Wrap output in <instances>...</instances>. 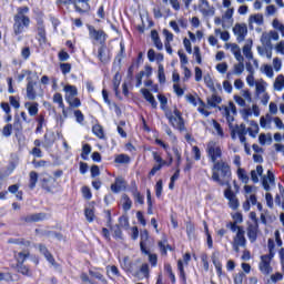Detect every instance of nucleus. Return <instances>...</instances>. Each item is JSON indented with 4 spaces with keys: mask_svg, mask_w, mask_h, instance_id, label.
I'll list each match as a JSON object with an SVG mask.
<instances>
[{
    "mask_svg": "<svg viewBox=\"0 0 284 284\" xmlns=\"http://www.w3.org/2000/svg\"><path fill=\"white\" fill-rule=\"evenodd\" d=\"M82 194L87 199V201H90V199H92V191H90V187L88 186L82 187Z\"/></svg>",
    "mask_w": 284,
    "mask_h": 284,
    "instance_id": "61",
    "label": "nucleus"
},
{
    "mask_svg": "<svg viewBox=\"0 0 284 284\" xmlns=\"http://www.w3.org/2000/svg\"><path fill=\"white\" fill-rule=\"evenodd\" d=\"M221 101V97L213 94L212 98H207V105H210V108H216Z\"/></svg>",
    "mask_w": 284,
    "mask_h": 284,
    "instance_id": "32",
    "label": "nucleus"
},
{
    "mask_svg": "<svg viewBox=\"0 0 284 284\" xmlns=\"http://www.w3.org/2000/svg\"><path fill=\"white\" fill-rule=\"evenodd\" d=\"M219 256H220L219 251H215V252H213L211 258H212V263L216 270L217 275L221 276L223 274V264H221Z\"/></svg>",
    "mask_w": 284,
    "mask_h": 284,
    "instance_id": "16",
    "label": "nucleus"
},
{
    "mask_svg": "<svg viewBox=\"0 0 284 284\" xmlns=\"http://www.w3.org/2000/svg\"><path fill=\"white\" fill-rule=\"evenodd\" d=\"M92 132L98 139H105V133L103 132V126L100 124H95L92 128Z\"/></svg>",
    "mask_w": 284,
    "mask_h": 284,
    "instance_id": "28",
    "label": "nucleus"
},
{
    "mask_svg": "<svg viewBox=\"0 0 284 284\" xmlns=\"http://www.w3.org/2000/svg\"><path fill=\"white\" fill-rule=\"evenodd\" d=\"M28 12H30V8L19 7L13 17L12 37H17V41H22L23 37H21V34L30 28V17L27 16Z\"/></svg>",
    "mask_w": 284,
    "mask_h": 284,
    "instance_id": "1",
    "label": "nucleus"
},
{
    "mask_svg": "<svg viewBox=\"0 0 284 284\" xmlns=\"http://www.w3.org/2000/svg\"><path fill=\"white\" fill-rule=\"evenodd\" d=\"M44 258H47L52 267H54L58 272H61V266L57 263V261H54V256L49 253L47 256H44Z\"/></svg>",
    "mask_w": 284,
    "mask_h": 284,
    "instance_id": "43",
    "label": "nucleus"
},
{
    "mask_svg": "<svg viewBox=\"0 0 284 284\" xmlns=\"http://www.w3.org/2000/svg\"><path fill=\"white\" fill-rule=\"evenodd\" d=\"M123 187H125V180H123V178H116L115 182L111 184V191L114 194H119Z\"/></svg>",
    "mask_w": 284,
    "mask_h": 284,
    "instance_id": "18",
    "label": "nucleus"
},
{
    "mask_svg": "<svg viewBox=\"0 0 284 284\" xmlns=\"http://www.w3.org/2000/svg\"><path fill=\"white\" fill-rule=\"evenodd\" d=\"M263 72L264 74H266V77H268V79H272V77H274V69H272L270 64L264 65Z\"/></svg>",
    "mask_w": 284,
    "mask_h": 284,
    "instance_id": "59",
    "label": "nucleus"
},
{
    "mask_svg": "<svg viewBox=\"0 0 284 284\" xmlns=\"http://www.w3.org/2000/svg\"><path fill=\"white\" fill-rule=\"evenodd\" d=\"M27 80V99H29V101H34V99H37V91H34V85H37V82L32 81V78H28Z\"/></svg>",
    "mask_w": 284,
    "mask_h": 284,
    "instance_id": "13",
    "label": "nucleus"
},
{
    "mask_svg": "<svg viewBox=\"0 0 284 284\" xmlns=\"http://www.w3.org/2000/svg\"><path fill=\"white\" fill-rule=\"evenodd\" d=\"M119 227H124V230H128V227H130V220L128 219V216L122 215L119 217Z\"/></svg>",
    "mask_w": 284,
    "mask_h": 284,
    "instance_id": "40",
    "label": "nucleus"
},
{
    "mask_svg": "<svg viewBox=\"0 0 284 284\" xmlns=\"http://www.w3.org/2000/svg\"><path fill=\"white\" fill-rule=\"evenodd\" d=\"M60 70L62 74H70V71L72 70V64L70 63H61L60 64Z\"/></svg>",
    "mask_w": 284,
    "mask_h": 284,
    "instance_id": "56",
    "label": "nucleus"
},
{
    "mask_svg": "<svg viewBox=\"0 0 284 284\" xmlns=\"http://www.w3.org/2000/svg\"><path fill=\"white\" fill-rule=\"evenodd\" d=\"M38 125L36 129V134H41L43 132V124L45 123V116L39 115L37 119Z\"/></svg>",
    "mask_w": 284,
    "mask_h": 284,
    "instance_id": "34",
    "label": "nucleus"
},
{
    "mask_svg": "<svg viewBox=\"0 0 284 284\" xmlns=\"http://www.w3.org/2000/svg\"><path fill=\"white\" fill-rule=\"evenodd\" d=\"M235 131H236L237 136H243V135L247 134V132H248L245 124L236 125Z\"/></svg>",
    "mask_w": 284,
    "mask_h": 284,
    "instance_id": "49",
    "label": "nucleus"
},
{
    "mask_svg": "<svg viewBox=\"0 0 284 284\" xmlns=\"http://www.w3.org/2000/svg\"><path fill=\"white\" fill-rule=\"evenodd\" d=\"M255 90H256V94L265 93V81L262 80L261 82H256Z\"/></svg>",
    "mask_w": 284,
    "mask_h": 284,
    "instance_id": "52",
    "label": "nucleus"
},
{
    "mask_svg": "<svg viewBox=\"0 0 284 284\" xmlns=\"http://www.w3.org/2000/svg\"><path fill=\"white\" fill-rule=\"evenodd\" d=\"M65 101L71 108H80L81 105V100H79V98H65Z\"/></svg>",
    "mask_w": 284,
    "mask_h": 284,
    "instance_id": "44",
    "label": "nucleus"
},
{
    "mask_svg": "<svg viewBox=\"0 0 284 284\" xmlns=\"http://www.w3.org/2000/svg\"><path fill=\"white\" fill-rule=\"evenodd\" d=\"M38 41L39 43H45V41H48V38H45V27L43 24L38 27Z\"/></svg>",
    "mask_w": 284,
    "mask_h": 284,
    "instance_id": "27",
    "label": "nucleus"
},
{
    "mask_svg": "<svg viewBox=\"0 0 284 284\" xmlns=\"http://www.w3.org/2000/svg\"><path fill=\"white\" fill-rule=\"evenodd\" d=\"M53 103H58L59 108L63 109L65 105L63 103V95H61V93H55L53 95Z\"/></svg>",
    "mask_w": 284,
    "mask_h": 284,
    "instance_id": "50",
    "label": "nucleus"
},
{
    "mask_svg": "<svg viewBox=\"0 0 284 284\" xmlns=\"http://www.w3.org/2000/svg\"><path fill=\"white\" fill-rule=\"evenodd\" d=\"M243 278H245V273L240 272L234 276L235 284H243Z\"/></svg>",
    "mask_w": 284,
    "mask_h": 284,
    "instance_id": "62",
    "label": "nucleus"
},
{
    "mask_svg": "<svg viewBox=\"0 0 284 284\" xmlns=\"http://www.w3.org/2000/svg\"><path fill=\"white\" fill-rule=\"evenodd\" d=\"M24 108L28 109L30 116H37L39 114V103L37 102H26Z\"/></svg>",
    "mask_w": 284,
    "mask_h": 284,
    "instance_id": "20",
    "label": "nucleus"
},
{
    "mask_svg": "<svg viewBox=\"0 0 284 284\" xmlns=\"http://www.w3.org/2000/svg\"><path fill=\"white\" fill-rule=\"evenodd\" d=\"M247 237L251 243H256L258 239V223L255 222L254 224H248L247 229Z\"/></svg>",
    "mask_w": 284,
    "mask_h": 284,
    "instance_id": "10",
    "label": "nucleus"
},
{
    "mask_svg": "<svg viewBox=\"0 0 284 284\" xmlns=\"http://www.w3.org/2000/svg\"><path fill=\"white\" fill-rule=\"evenodd\" d=\"M122 267H124L126 272H134V268H132V262H130V257L123 258Z\"/></svg>",
    "mask_w": 284,
    "mask_h": 284,
    "instance_id": "53",
    "label": "nucleus"
},
{
    "mask_svg": "<svg viewBox=\"0 0 284 284\" xmlns=\"http://www.w3.org/2000/svg\"><path fill=\"white\" fill-rule=\"evenodd\" d=\"M47 216L45 213H34L23 217V221H26V223H39V221H45Z\"/></svg>",
    "mask_w": 284,
    "mask_h": 284,
    "instance_id": "15",
    "label": "nucleus"
},
{
    "mask_svg": "<svg viewBox=\"0 0 284 284\" xmlns=\"http://www.w3.org/2000/svg\"><path fill=\"white\" fill-rule=\"evenodd\" d=\"M250 21L256 23L257 26H263V17L261 14L251 16Z\"/></svg>",
    "mask_w": 284,
    "mask_h": 284,
    "instance_id": "55",
    "label": "nucleus"
},
{
    "mask_svg": "<svg viewBox=\"0 0 284 284\" xmlns=\"http://www.w3.org/2000/svg\"><path fill=\"white\" fill-rule=\"evenodd\" d=\"M12 130L14 131L17 138L23 134V122L19 115H14L13 118Z\"/></svg>",
    "mask_w": 284,
    "mask_h": 284,
    "instance_id": "12",
    "label": "nucleus"
},
{
    "mask_svg": "<svg viewBox=\"0 0 284 284\" xmlns=\"http://www.w3.org/2000/svg\"><path fill=\"white\" fill-rule=\"evenodd\" d=\"M64 92H65V99H72L79 94V91L77 90V87L72 84H67L64 87Z\"/></svg>",
    "mask_w": 284,
    "mask_h": 284,
    "instance_id": "21",
    "label": "nucleus"
},
{
    "mask_svg": "<svg viewBox=\"0 0 284 284\" xmlns=\"http://www.w3.org/2000/svg\"><path fill=\"white\" fill-rule=\"evenodd\" d=\"M271 261L270 257L267 256H261V262L258 265L260 272H262V274H264L265 276L272 274V265H271Z\"/></svg>",
    "mask_w": 284,
    "mask_h": 284,
    "instance_id": "8",
    "label": "nucleus"
},
{
    "mask_svg": "<svg viewBox=\"0 0 284 284\" xmlns=\"http://www.w3.org/2000/svg\"><path fill=\"white\" fill-rule=\"evenodd\" d=\"M166 119H169V123L176 130H180V132H183L185 130V122L183 121V118L179 120V118L172 115V113H166Z\"/></svg>",
    "mask_w": 284,
    "mask_h": 284,
    "instance_id": "9",
    "label": "nucleus"
},
{
    "mask_svg": "<svg viewBox=\"0 0 284 284\" xmlns=\"http://www.w3.org/2000/svg\"><path fill=\"white\" fill-rule=\"evenodd\" d=\"M233 243L241 245V247H245V245H247V240L245 239V230H243V227L239 229Z\"/></svg>",
    "mask_w": 284,
    "mask_h": 284,
    "instance_id": "14",
    "label": "nucleus"
},
{
    "mask_svg": "<svg viewBox=\"0 0 284 284\" xmlns=\"http://www.w3.org/2000/svg\"><path fill=\"white\" fill-rule=\"evenodd\" d=\"M233 32L235 37H237V43H243V41H245V37H247V26L237 23L233 28Z\"/></svg>",
    "mask_w": 284,
    "mask_h": 284,
    "instance_id": "6",
    "label": "nucleus"
},
{
    "mask_svg": "<svg viewBox=\"0 0 284 284\" xmlns=\"http://www.w3.org/2000/svg\"><path fill=\"white\" fill-rule=\"evenodd\" d=\"M213 128L217 132V136H221V139L225 136V133L223 132V128H221V124L216 120H213Z\"/></svg>",
    "mask_w": 284,
    "mask_h": 284,
    "instance_id": "51",
    "label": "nucleus"
},
{
    "mask_svg": "<svg viewBox=\"0 0 284 284\" xmlns=\"http://www.w3.org/2000/svg\"><path fill=\"white\" fill-rule=\"evenodd\" d=\"M90 276H92L93 278H97L98 281H102L104 284L108 283V280H105V277H103V274H101V272L99 271H89Z\"/></svg>",
    "mask_w": 284,
    "mask_h": 284,
    "instance_id": "38",
    "label": "nucleus"
},
{
    "mask_svg": "<svg viewBox=\"0 0 284 284\" xmlns=\"http://www.w3.org/2000/svg\"><path fill=\"white\" fill-rule=\"evenodd\" d=\"M194 230H195V229H194V224L187 222V223H186V234H187L189 239H193V236H194Z\"/></svg>",
    "mask_w": 284,
    "mask_h": 284,
    "instance_id": "58",
    "label": "nucleus"
},
{
    "mask_svg": "<svg viewBox=\"0 0 284 284\" xmlns=\"http://www.w3.org/2000/svg\"><path fill=\"white\" fill-rule=\"evenodd\" d=\"M201 3L200 12L203 14V17H214V7L210 8V2H207V0H201Z\"/></svg>",
    "mask_w": 284,
    "mask_h": 284,
    "instance_id": "11",
    "label": "nucleus"
},
{
    "mask_svg": "<svg viewBox=\"0 0 284 284\" xmlns=\"http://www.w3.org/2000/svg\"><path fill=\"white\" fill-rule=\"evenodd\" d=\"M230 179H232L230 164L223 160L215 162L212 166V181L219 185H230Z\"/></svg>",
    "mask_w": 284,
    "mask_h": 284,
    "instance_id": "2",
    "label": "nucleus"
},
{
    "mask_svg": "<svg viewBox=\"0 0 284 284\" xmlns=\"http://www.w3.org/2000/svg\"><path fill=\"white\" fill-rule=\"evenodd\" d=\"M91 152H92V146L90 144H83L81 159H83V161H88V156L90 155Z\"/></svg>",
    "mask_w": 284,
    "mask_h": 284,
    "instance_id": "35",
    "label": "nucleus"
},
{
    "mask_svg": "<svg viewBox=\"0 0 284 284\" xmlns=\"http://www.w3.org/2000/svg\"><path fill=\"white\" fill-rule=\"evenodd\" d=\"M161 194H163V180H159L155 184V196L161 199Z\"/></svg>",
    "mask_w": 284,
    "mask_h": 284,
    "instance_id": "46",
    "label": "nucleus"
},
{
    "mask_svg": "<svg viewBox=\"0 0 284 284\" xmlns=\"http://www.w3.org/2000/svg\"><path fill=\"white\" fill-rule=\"evenodd\" d=\"M237 176L242 183H248L250 182V176H247V173H245V169H237Z\"/></svg>",
    "mask_w": 284,
    "mask_h": 284,
    "instance_id": "36",
    "label": "nucleus"
},
{
    "mask_svg": "<svg viewBox=\"0 0 284 284\" xmlns=\"http://www.w3.org/2000/svg\"><path fill=\"white\" fill-rule=\"evenodd\" d=\"M216 70L217 72H221V74H225V72H227V64L225 62L219 63Z\"/></svg>",
    "mask_w": 284,
    "mask_h": 284,
    "instance_id": "63",
    "label": "nucleus"
},
{
    "mask_svg": "<svg viewBox=\"0 0 284 284\" xmlns=\"http://www.w3.org/2000/svg\"><path fill=\"white\" fill-rule=\"evenodd\" d=\"M84 215H85V219L89 223H92V221H94V209L92 207H87L84 210Z\"/></svg>",
    "mask_w": 284,
    "mask_h": 284,
    "instance_id": "42",
    "label": "nucleus"
},
{
    "mask_svg": "<svg viewBox=\"0 0 284 284\" xmlns=\"http://www.w3.org/2000/svg\"><path fill=\"white\" fill-rule=\"evenodd\" d=\"M89 30V39L92 40V43H99L100 45H105L108 41V33L103 29H97L92 24H87Z\"/></svg>",
    "mask_w": 284,
    "mask_h": 284,
    "instance_id": "3",
    "label": "nucleus"
},
{
    "mask_svg": "<svg viewBox=\"0 0 284 284\" xmlns=\"http://www.w3.org/2000/svg\"><path fill=\"white\" fill-rule=\"evenodd\" d=\"M274 88H275V90H283V88H284V77H283V74H280L276 78L275 83H274Z\"/></svg>",
    "mask_w": 284,
    "mask_h": 284,
    "instance_id": "45",
    "label": "nucleus"
},
{
    "mask_svg": "<svg viewBox=\"0 0 284 284\" xmlns=\"http://www.w3.org/2000/svg\"><path fill=\"white\" fill-rule=\"evenodd\" d=\"M115 163H128L130 161V156L125 154H120L115 158Z\"/></svg>",
    "mask_w": 284,
    "mask_h": 284,
    "instance_id": "60",
    "label": "nucleus"
},
{
    "mask_svg": "<svg viewBox=\"0 0 284 284\" xmlns=\"http://www.w3.org/2000/svg\"><path fill=\"white\" fill-rule=\"evenodd\" d=\"M132 194L135 203H139L140 205H143V203H145V196H143L141 192H139V189L136 186H134V189L132 190Z\"/></svg>",
    "mask_w": 284,
    "mask_h": 284,
    "instance_id": "24",
    "label": "nucleus"
},
{
    "mask_svg": "<svg viewBox=\"0 0 284 284\" xmlns=\"http://www.w3.org/2000/svg\"><path fill=\"white\" fill-rule=\"evenodd\" d=\"M224 196L227 199L231 210H239V199L236 197V194L232 192V186L229 185V187L224 191Z\"/></svg>",
    "mask_w": 284,
    "mask_h": 284,
    "instance_id": "5",
    "label": "nucleus"
},
{
    "mask_svg": "<svg viewBox=\"0 0 284 284\" xmlns=\"http://www.w3.org/2000/svg\"><path fill=\"white\" fill-rule=\"evenodd\" d=\"M73 6L79 14H88L90 12V0H75Z\"/></svg>",
    "mask_w": 284,
    "mask_h": 284,
    "instance_id": "7",
    "label": "nucleus"
},
{
    "mask_svg": "<svg viewBox=\"0 0 284 284\" xmlns=\"http://www.w3.org/2000/svg\"><path fill=\"white\" fill-rule=\"evenodd\" d=\"M8 243L14 245H23L24 247H30V241L23 239H9Z\"/></svg>",
    "mask_w": 284,
    "mask_h": 284,
    "instance_id": "29",
    "label": "nucleus"
},
{
    "mask_svg": "<svg viewBox=\"0 0 284 284\" xmlns=\"http://www.w3.org/2000/svg\"><path fill=\"white\" fill-rule=\"evenodd\" d=\"M251 128L247 129L248 134L252 136V139H256V134H258V123L256 121L252 120L250 122Z\"/></svg>",
    "mask_w": 284,
    "mask_h": 284,
    "instance_id": "25",
    "label": "nucleus"
},
{
    "mask_svg": "<svg viewBox=\"0 0 284 284\" xmlns=\"http://www.w3.org/2000/svg\"><path fill=\"white\" fill-rule=\"evenodd\" d=\"M122 201H123L122 207L124 212H130V210H132V200L130 199V196L128 194H123Z\"/></svg>",
    "mask_w": 284,
    "mask_h": 284,
    "instance_id": "26",
    "label": "nucleus"
},
{
    "mask_svg": "<svg viewBox=\"0 0 284 284\" xmlns=\"http://www.w3.org/2000/svg\"><path fill=\"white\" fill-rule=\"evenodd\" d=\"M105 50H108V47L105 44H101L98 49V59L101 61V63H108L109 58L105 54Z\"/></svg>",
    "mask_w": 284,
    "mask_h": 284,
    "instance_id": "22",
    "label": "nucleus"
},
{
    "mask_svg": "<svg viewBox=\"0 0 284 284\" xmlns=\"http://www.w3.org/2000/svg\"><path fill=\"white\" fill-rule=\"evenodd\" d=\"M119 85H121V73L116 72L113 78V90L116 97H119Z\"/></svg>",
    "mask_w": 284,
    "mask_h": 284,
    "instance_id": "30",
    "label": "nucleus"
},
{
    "mask_svg": "<svg viewBox=\"0 0 284 284\" xmlns=\"http://www.w3.org/2000/svg\"><path fill=\"white\" fill-rule=\"evenodd\" d=\"M39 182V173L37 171H31L29 173V187L34 190L37 187V183Z\"/></svg>",
    "mask_w": 284,
    "mask_h": 284,
    "instance_id": "23",
    "label": "nucleus"
},
{
    "mask_svg": "<svg viewBox=\"0 0 284 284\" xmlns=\"http://www.w3.org/2000/svg\"><path fill=\"white\" fill-rule=\"evenodd\" d=\"M206 154L210 159L211 163L216 164L220 163L222 156H223V150H221V146L215 141H210L206 144Z\"/></svg>",
    "mask_w": 284,
    "mask_h": 284,
    "instance_id": "4",
    "label": "nucleus"
},
{
    "mask_svg": "<svg viewBox=\"0 0 284 284\" xmlns=\"http://www.w3.org/2000/svg\"><path fill=\"white\" fill-rule=\"evenodd\" d=\"M274 30H278L281 32V36L284 37V24L278 21V19H274L272 23Z\"/></svg>",
    "mask_w": 284,
    "mask_h": 284,
    "instance_id": "41",
    "label": "nucleus"
},
{
    "mask_svg": "<svg viewBox=\"0 0 284 284\" xmlns=\"http://www.w3.org/2000/svg\"><path fill=\"white\" fill-rule=\"evenodd\" d=\"M158 77H159L160 83H165V70L163 69V64L159 65Z\"/></svg>",
    "mask_w": 284,
    "mask_h": 284,
    "instance_id": "54",
    "label": "nucleus"
},
{
    "mask_svg": "<svg viewBox=\"0 0 284 284\" xmlns=\"http://www.w3.org/2000/svg\"><path fill=\"white\" fill-rule=\"evenodd\" d=\"M274 173H272V171H267V178L264 176L262 180V185L266 192H270V184L274 185Z\"/></svg>",
    "mask_w": 284,
    "mask_h": 284,
    "instance_id": "17",
    "label": "nucleus"
},
{
    "mask_svg": "<svg viewBox=\"0 0 284 284\" xmlns=\"http://www.w3.org/2000/svg\"><path fill=\"white\" fill-rule=\"evenodd\" d=\"M245 72V64L243 62H239L234 64L233 67V74H236L237 77H241Z\"/></svg>",
    "mask_w": 284,
    "mask_h": 284,
    "instance_id": "33",
    "label": "nucleus"
},
{
    "mask_svg": "<svg viewBox=\"0 0 284 284\" xmlns=\"http://www.w3.org/2000/svg\"><path fill=\"white\" fill-rule=\"evenodd\" d=\"M16 270L19 272V274H23V276H30V268H28V266L24 264H17Z\"/></svg>",
    "mask_w": 284,
    "mask_h": 284,
    "instance_id": "37",
    "label": "nucleus"
},
{
    "mask_svg": "<svg viewBox=\"0 0 284 284\" xmlns=\"http://www.w3.org/2000/svg\"><path fill=\"white\" fill-rule=\"evenodd\" d=\"M243 54L248 59V61H252V59H254V54L252 53V47L250 44H245L243 47Z\"/></svg>",
    "mask_w": 284,
    "mask_h": 284,
    "instance_id": "39",
    "label": "nucleus"
},
{
    "mask_svg": "<svg viewBox=\"0 0 284 284\" xmlns=\"http://www.w3.org/2000/svg\"><path fill=\"white\" fill-rule=\"evenodd\" d=\"M173 153L176 158V166L181 165V152L179 151V148L173 146Z\"/></svg>",
    "mask_w": 284,
    "mask_h": 284,
    "instance_id": "64",
    "label": "nucleus"
},
{
    "mask_svg": "<svg viewBox=\"0 0 284 284\" xmlns=\"http://www.w3.org/2000/svg\"><path fill=\"white\" fill-rule=\"evenodd\" d=\"M17 265L26 263V258L30 256L29 252H19L16 255Z\"/></svg>",
    "mask_w": 284,
    "mask_h": 284,
    "instance_id": "31",
    "label": "nucleus"
},
{
    "mask_svg": "<svg viewBox=\"0 0 284 284\" xmlns=\"http://www.w3.org/2000/svg\"><path fill=\"white\" fill-rule=\"evenodd\" d=\"M140 273L143 274L144 278H150V265L148 263L142 264Z\"/></svg>",
    "mask_w": 284,
    "mask_h": 284,
    "instance_id": "47",
    "label": "nucleus"
},
{
    "mask_svg": "<svg viewBox=\"0 0 284 284\" xmlns=\"http://www.w3.org/2000/svg\"><path fill=\"white\" fill-rule=\"evenodd\" d=\"M141 92L143 94L145 101H148L152 105L153 109H156L159 103H156V99H154V95L152 93H150V90L141 89Z\"/></svg>",
    "mask_w": 284,
    "mask_h": 284,
    "instance_id": "19",
    "label": "nucleus"
},
{
    "mask_svg": "<svg viewBox=\"0 0 284 284\" xmlns=\"http://www.w3.org/2000/svg\"><path fill=\"white\" fill-rule=\"evenodd\" d=\"M112 232L114 233L115 239H122L123 232L121 231V226L116 224L115 226L111 227Z\"/></svg>",
    "mask_w": 284,
    "mask_h": 284,
    "instance_id": "57",
    "label": "nucleus"
},
{
    "mask_svg": "<svg viewBox=\"0 0 284 284\" xmlns=\"http://www.w3.org/2000/svg\"><path fill=\"white\" fill-rule=\"evenodd\" d=\"M2 136H6V139L12 136V124L8 123L3 126Z\"/></svg>",
    "mask_w": 284,
    "mask_h": 284,
    "instance_id": "48",
    "label": "nucleus"
}]
</instances>
